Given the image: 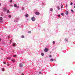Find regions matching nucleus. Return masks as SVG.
I'll return each instance as SVG.
<instances>
[{"label":"nucleus","mask_w":75,"mask_h":75,"mask_svg":"<svg viewBox=\"0 0 75 75\" xmlns=\"http://www.w3.org/2000/svg\"><path fill=\"white\" fill-rule=\"evenodd\" d=\"M50 10L51 11H52V10H53V9L52 8H51L50 9Z\"/></svg>","instance_id":"412c9836"},{"label":"nucleus","mask_w":75,"mask_h":75,"mask_svg":"<svg viewBox=\"0 0 75 75\" xmlns=\"http://www.w3.org/2000/svg\"><path fill=\"white\" fill-rule=\"evenodd\" d=\"M49 57H50V58H51V57H52V56H51V55H50L49 56Z\"/></svg>","instance_id":"a878e982"},{"label":"nucleus","mask_w":75,"mask_h":75,"mask_svg":"<svg viewBox=\"0 0 75 75\" xmlns=\"http://www.w3.org/2000/svg\"><path fill=\"white\" fill-rule=\"evenodd\" d=\"M2 19H3V18H2L1 17H0V20L1 21L2 20Z\"/></svg>","instance_id":"4468645a"},{"label":"nucleus","mask_w":75,"mask_h":75,"mask_svg":"<svg viewBox=\"0 0 75 75\" xmlns=\"http://www.w3.org/2000/svg\"><path fill=\"white\" fill-rule=\"evenodd\" d=\"M1 16H3V14H1Z\"/></svg>","instance_id":"ea45409f"},{"label":"nucleus","mask_w":75,"mask_h":75,"mask_svg":"<svg viewBox=\"0 0 75 75\" xmlns=\"http://www.w3.org/2000/svg\"><path fill=\"white\" fill-rule=\"evenodd\" d=\"M65 13L66 15H68V11H66Z\"/></svg>","instance_id":"423d86ee"},{"label":"nucleus","mask_w":75,"mask_h":75,"mask_svg":"<svg viewBox=\"0 0 75 75\" xmlns=\"http://www.w3.org/2000/svg\"><path fill=\"white\" fill-rule=\"evenodd\" d=\"M10 44H11V40H10Z\"/></svg>","instance_id":"bb28decb"},{"label":"nucleus","mask_w":75,"mask_h":75,"mask_svg":"<svg viewBox=\"0 0 75 75\" xmlns=\"http://www.w3.org/2000/svg\"><path fill=\"white\" fill-rule=\"evenodd\" d=\"M66 7H67V6H68V5H67H67H66Z\"/></svg>","instance_id":"4c0bfd02"},{"label":"nucleus","mask_w":75,"mask_h":75,"mask_svg":"<svg viewBox=\"0 0 75 75\" xmlns=\"http://www.w3.org/2000/svg\"><path fill=\"white\" fill-rule=\"evenodd\" d=\"M22 10H24V8H22Z\"/></svg>","instance_id":"e433bc0d"},{"label":"nucleus","mask_w":75,"mask_h":75,"mask_svg":"<svg viewBox=\"0 0 75 75\" xmlns=\"http://www.w3.org/2000/svg\"><path fill=\"white\" fill-rule=\"evenodd\" d=\"M54 59H50V61H51V62H52V61H54Z\"/></svg>","instance_id":"1a4fd4ad"},{"label":"nucleus","mask_w":75,"mask_h":75,"mask_svg":"<svg viewBox=\"0 0 75 75\" xmlns=\"http://www.w3.org/2000/svg\"><path fill=\"white\" fill-rule=\"evenodd\" d=\"M31 20L33 21H34L35 20V18L34 17H32L31 18Z\"/></svg>","instance_id":"f257e3e1"},{"label":"nucleus","mask_w":75,"mask_h":75,"mask_svg":"<svg viewBox=\"0 0 75 75\" xmlns=\"http://www.w3.org/2000/svg\"><path fill=\"white\" fill-rule=\"evenodd\" d=\"M10 3H12V2H13V0H10Z\"/></svg>","instance_id":"f3484780"},{"label":"nucleus","mask_w":75,"mask_h":75,"mask_svg":"<svg viewBox=\"0 0 75 75\" xmlns=\"http://www.w3.org/2000/svg\"><path fill=\"white\" fill-rule=\"evenodd\" d=\"M39 74H42V73H41V72H40Z\"/></svg>","instance_id":"2f4dec72"},{"label":"nucleus","mask_w":75,"mask_h":75,"mask_svg":"<svg viewBox=\"0 0 75 75\" xmlns=\"http://www.w3.org/2000/svg\"><path fill=\"white\" fill-rule=\"evenodd\" d=\"M61 15H62V16H64V13H61Z\"/></svg>","instance_id":"aec40b11"},{"label":"nucleus","mask_w":75,"mask_h":75,"mask_svg":"<svg viewBox=\"0 0 75 75\" xmlns=\"http://www.w3.org/2000/svg\"><path fill=\"white\" fill-rule=\"evenodd\" d=\"M1 39L0 38V41H1Z\"/></svg>","instance_id":"a19ab883"},{"label":"nucleus","mask_w":75,"mask_h":75,"mask_svg":"<svg viewBox=\"0 0 75 75\" xmlns=\"http://www.w3.org/2000/svg\"><path fill=\"white\" fill-rule=\"evenodd\" d=\"M71 12H72V13H74V10H73L71 9Z\"/></svg>","instance_id":"6ab92c4d"},{"label":"nucleus","mask_w":75,"mask_h":75,"mask_svg":"<svg viewBox=\"0 0 75 75\" xmlns=\"http://www.w3.org/2000/svg\"><path fill=\"white\" fill-rule=\"evenodd\" d=\"M58 17H60V15H58Z\"/></svg>","instance_id":"473e14b6"},{"label":"nucleus","mask_w":75,"mask_h":75,"mask_svg":"<svg viewBox=\"0 0 75 75\" xmlns=\"http://www.w3.org/2000/svg\"><path fill=\"white\" fill-rule=\"evenodd\" d=\"M27 20H28V19H27Z\"/></svg>","instance_id":"37998d69"},{"label":"nucleus","mask_w":75,"mask_h":75,"mask_svg":"<svg viewBox=\"0 0 75 75\" xmlns=\"http://www.w3.org/2000/svg\"><path fill=\"white\" fill-rule=\"evenodd\" d=\"M11 61L13 63L15 62V60L14 59H11Z\"/></svg>","instance_id":"0eeeda50"},{"label":"nucleus","mask_w":75,"mask_h":75,"mask_svg":"<svg viewBox=\"0 0 75 75\" xmlns=\"http://www.w3.org/2000/svg\"><path fill=\"white\" fill-rule=\"evenodd\" d=\"M4 64H6V62H4Z\"/></svg>","instance_id":"c9c22d12"},{"label":"nucleus","mask_w":75,"mask_h":75,"mask_svg":"<svg viewBox=\"0 0 75 75\" xmlns=\"http://www.w3.org/2000/svg\"><path fill=\"white\" fill-rule=\"evenodd\" d=\"M74 4L75 6V3Z\"/></svg>","instance_id":"79ce46f5"},{"label":"nucleus","mask_w":75,"mask_h":75,"mask_svg":"<svg viewBox=\"0 0 75 75\" xmlns=\"http://www.w3.org/2000/svg\"><path fill=\"white\" fill-rule=\"evenodd\" d=\"M64 40H65V41H68V39L66 38Z\"/></svg>","instance_id":"9b49d317"},{"label":"nucleus","mask_w":75,"mask_h":75,"mask_svg":"<svg viewBox=\"0 0 75 75\" xmlns=\"http://www.w3.org/2000/svg\"><path fill=\"white\" fill-rule=\"evenodd\" d=\"M28 33H31V31H29L28 32Z\"/></svg>","instance_id":"7c9ffc66"},{"label":"nucleus","mask_w":75,"mask_h":75,"mask_svg":"<svg viewBox=\"0 0 75 75\" xmlns=\"http://www.w3.org/2000/svg\"><path fill=\"white\" fill-rule=\"evenodd\" d=\"M13 46H15L16 45V43H14L13 44Z\"/></svg>","instance_id":"ddd939ff"},{"label":"nucleus","mask_w":75,"mask_h":75,"mask_svg":"<svg viewBox=\"0 0 75 75\" xmlns=\"http://www.w3.org/2000/svg\"><path fill=\"white\" fill-rule=\"evenodd\" d=\"M7 10V9L6 8H3V11H6Z\"/></svg>","instance_id":"20e7f679"},{"label":"nucleus","mask_w":75,"mask_h":75,"mask_svg":"<svg viewBox=\"0 0 75 75\" xmlns=\"http://www.w3.org/2000/svg\"><path fill=\"white\" fill-rule=\"evenodd\" d=\"M25 16L26 17H28V14H26Z\"/></svg>","instance_id":"6e6552de"},{"label":"nucleus","mask_w":75,"mask_h":75,"mask_svg":"<svg viewBox=\"0 0 75 75\" xmlns=\"http://www.w3.org/2000/svg\"><path fill=\"white\" fill-rule=\"evenodd\" d=\"M13 57H16V55H14L13 56Z\"/></svg>","instance_id":"72a5a7b5"},{"label":"nucleus","mask_w":75,"mask_h":75,"mask_svg":"<svg viewBox=\"0 0 75 75\" xmlns=\"http://www.w3.org/2000/svg\"><path fill=\"white\" fill-rule=\"evenodd\" d=\"M14 7H17V4H14Z\"/></svg>","instance_id":"f8f14e48"},{"label":"nucleus","mask_w":75,"mask_h":75,"mask_svg":"<svg viewBox=\"0 0 75 75\" xmlns=\"http://www.w3.org/2000/svg\"><path fill=\"white\" fill-rule=\"evenodd\" d=\"M57 7L58 10H59L60 9V8H59V6H57Z\"/></svg>","instance_id":"2eb2a0df"},{"label":"nucleus","mask_w":75,"mask_h":75,"mask_svg":"<svg viewBox=\"0 0 75 75\" xmlns=\"http://www.w3.org/2000/svg\"><path fill=\"white\" fill-rule=\"evenodd\" d=\"M22 38H24V36L22 35Z\"/></svg>","instance_id":"dca6fc26"},{"label":"nucleus","mask_w":75,"mask_h":75,"mask_svg":"<svg viewBox=\"0 0 75 75\" xmlns=\"http://www.w3.org/2000/svg\"><path fill=\"white\" fill-rule=\"evenodd\" d=\"M61 8H63V5H62L61 6Z\"/></svg>","instance_id":"4be33fe9"},{"label":"nucleus","mask_w":75,"mask_h":75,"mask_svg":"<svg viewBox=\"0 0 75 75\" xmlns=\"http://www.w3.org/2000/svg\"><path fill=\"white\" fill-rule=\"evenodd\" d=\"M35 14L37 15V16H38V15H40V13L38 12H36L35 13Z\"/></svg>","instance_id":"7ed1b4c3"},{"label":"nucleus","mask_w":75,"mask_h":75,"mask_svg":"<svg viewBox=\"0 0 75 75\" xmlns=\"http://www.w3.org/2000/svg\"><path fill=\"white\" fill-rule=\"evenodd\" d=\"M8 17L9 18H11V16L10 15H9Z\"/></svg>","instance_id":"5701e85b"},{"label":"nucleus","mask_w":75,"mask_h":75,"mask_svg":"<svg viewBox=\"0 0 75 75\" xmlns=\"http://www.w3.org/2000/svg\"><path fill=\"white\" fill-rule=\"evenodd\" d=\"M44 51L45 52H48V49L47 48H45L44 50Z\"/></svg>","instance_id":"f03ea898"},{"label":"nucleus","mask_w":75,"mask_h":75,"mask_svg":"<svg viewBox=\"0 0 75 75\" xmlns=\"http://www.w3.org/2000/svg\"><path fill=\"white\" fill-rule=\"evenodd\" d=\"M22 75H24V74L23 73V74H22Z\"/></svg>","instance_id":"58836bf2"},{"label":"nucleus","mask_w":75,"mask_h":75,"mask_svg":"<svg viewBox=\"0 0 75 75\" xmlns=\"http://www.w3.org/2000/svg\"><path fill=\"white\" fill-rule=\"evenodd\" d=\"M16 7L17 8H19V7L18 6H16Z\"/></svg>","instance_id":"c756f323"},{"label":"nucleus","mask_w":75,"mask_h":75,"mask_svg":"<svg viewBox=\"0 0 75 75\" xmlns=\"http://www.w3.org/2000/svg\"><path fill=\"white\" fill-rule=\"evenodd\" d=\"M11 59V57H7V59H9V60H10V59Z\"/></svg>","instance_id":"9d476101"},{"label":"nucleus","mask_w":75,"mask_h":75,"mask_svg":"<svg viewBox=\"0 0 75 75\" xmlns=\"http://www.w3.org/2000/svg\"><path fill=\"white\" fill-rule=\"evenodd\" d=\"M19 67H23V64L21 63L19 64Z\"/></svg>","instance_id":"39448f33"},{"label":"nucleus","mask_w":75,"mask_h":75,"mask_svg":"<svg viewBox=\"0 0 75 75\" xmlns=\"http://www.w3.org/2000/svg\"><path fill=\"white\" fill-rule=\"evenodd\" d=\"M10 36H8V39H9V38H10Z\"/></svg>","instance_id":"f704fd0d"},{"label":"nucleus","mask_w":75,"mask_h":75,"mask_svg":"<svg viewBox=\"0 0 75 75\" xmlns=\"http://www.w3.org/2000/svg\"><path fill=\"white\" fill-rule=\"evenodd\" d=\"M73 3H72V2L71 3V4H70V5H72Z\"/></svg>","instance_id":"c85d7f7f"},{"label":"nucleus","mask_w":75,"mask_h":75,"mask_svg":"<svg viewBox=\"0 0 75 75\" xmlns=\"http://www.w3.org/2000/svg\"><path fill=\"white\" fill-rule=\"evenodd\" d=\"M2 71H4V69H2Z\"/></svg>","instance_id":"cd10ccee"},{"label":"nucleus","mask_w":75,"mask_h":75,"mask_svg":"<svg viewBox=\"0 0 75 75\" xmlns=\"http://www.w3.org/2000/svg\"><path fill=\"white\" fill-rule=\"evenodd\" d=\"M41 55H42V56H44V53H42Z\"/></svg>","instance_id":"a211bd4d"},{"label":"nucleus","mask_w":75,"mask_h":75,"mask_svg":"<svg viewBox=\"0 0 75 75\" xmlns=\"http://www.w3.org/2000/svg\"><path fill=\"white\" fill-rule=\"evenodd\" d=\"M53 44H55V42L54 41H53Z\"/></svg>","instance_id":"b1692460"},{"label":"nucleus","mask_w":75,"mask_h":75,"mask_svg":"<svg viewBox=\"0 0 75 75\" xmlns=\"http://www.w3.org/2000/svg\"><path fill=\"white\" fill-rule=\"evenodd\" d=\"M10 12V11L9 10H8L7 11V13H9Z\"/></svg>","instance_id":"393cba45"}]
</instances>
